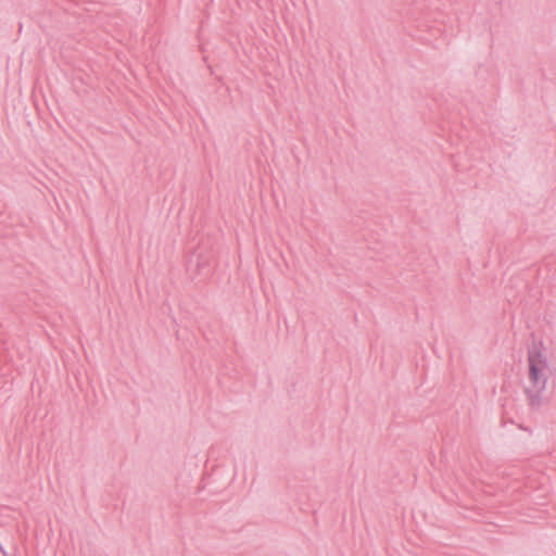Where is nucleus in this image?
I'll return each mask as SVG.
<instances>
[{
    "instance_id": "nucleus-1",
    "label": "nucleus",
    "mask_w": 556,
    "mask_h": 556,
    "mask_svg": "<svg viewBox=\"0 0 556 556\" xmlns=\"http://www.w3.org/2000/svg\"><path fill=\"white\" fill-rule=\"evenodd\" d=\"M548 366L545 356L539 350H534L529 355V376L533 384L539 388L545 386Z\"/></svg>"
}]
</instances>
